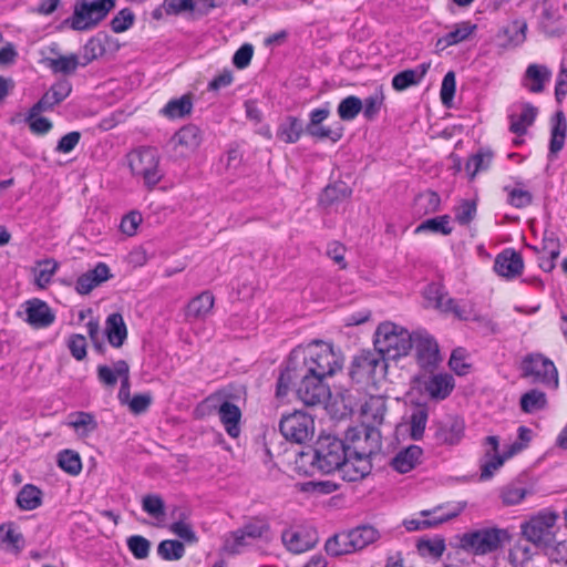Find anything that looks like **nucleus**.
I'll return each mask as SVG.
<instances>
[{"label": "nucleus", "mask_w": 567, "mask_h": 567, "mask_svg": "<svg viewBox=\"0 0 567 567\" xmlns=\"http://www.w3.org/2000/svg\"><path fill=\"white\" fill-rule=\"evenodd\" d=\"M305 457L322 474L338 471L347 482L362 481L368 476V464L359 460L357 467L346 437L341 440L330 434L320 435L313 446L300 453L301 461Z\"/></svg>", "instance_id": "1"}, {"label": "nucleus", "mask_w": 567, "mask_h": 567, "mask_svg": "<svg viewBox=\"0 0 567 567\" xmlns=\"http://www.w3.org/2000/svg\"><path fill=\"white\" fill-rule=\"evenodd\" d=\"M290 389H293L297 398L309 406L321 404L330 396L327 380L312 372V369L306 370L301 365H296L295 358H288L278 377L276 396L285 398Z\"/></svg>", "instance_id": "2"}, {"label": "nucleus", "mask_w": 567, "mask_h": 567, "mask_svg": "<svg viewBox=\"0 0 567 567\" xmlns=\"http://www.w3.org/2000/svg\"><path fill=\"white\" fill-rule=\"evenodd\" d=\"M289 358H295L296 365L316 372L317 375L328 379L343 368L344 358L333 349L331 343L320 340L313 341L307 347L300 357V352L293 350Z\"/></svg>", "instance_id": "3"}, {"label": "nucleus", "mask_w": 567, "mask_h": 567, "mask_svg": "<svg viewBox=\"0 0 567 567\" xmlns=\"http://www.w3.org/2000/svg\"><path fill=\"white\" fill-rule=\"evenodd\" d=\"M414 332L393 322H382L374 333V349L388 360H396L406 355L413 348Z\"/></svg>", "instance_id": "4"}, {"label": "nucleus", "mask_w": 567, "mask_h": 567, "mask_svg": "<svg viewBox=\"0 0 567 567\" xmlns=\"http://www.w3.org/2000/svg\"><path fill=\"white\" fill-rule=\"evenodd\" d=\"M460 549L466 553L482 556L502 548L505 543H511L512 535L507 529L498 527H484L466 532L457 536Z\"/></svg>", "instance_id": "5"}, {"label": "nucleus", "mask_w": 567, "mask_h": 567, "mask_svg": "<svg viewBox=\"0 0 567 567\" xmlns=\"http://www.w3.org/2000/svg\"><path fill=\"white\" fill-rule=\"evenodd\" d=\"M346 439L349 443L351 454L358 466V461L368 464V475L372 471V457L377 455L382 447V436L379 429L372 425H365L362 430L349 427L346 431Z\"/></svg>", "instance_id": "6"}, {"label": "nucleus", "mask_w": 567, "mask_h": 567, "mask_svg": "<svg viewBox=\"0 0 567 567\" xmlns=\"http://www.w3.org/2000/svg\"><path fill=\"white\" fill-rule=\"evenodd\" d=\"M115 7V0H76L73 14L63 21L75 31L95 28Z\"/></svg>", "instance_id": "7"}, {"label": "nucleus", "mask_w": 567, "mask_h": 567, "mask_svg": "<svg viewBox=\"0 0 567 567\" xmlns=\"http://www.w3.org/2000/svg\"><path fill=\"white\" fill-rule=\"evenodd\" d=\"M128 166L134 176L143 178L148 188H153L163 178L159 169V154L156 147L141 146L127 155Z\"/></svg>", "instance_id": "8"}, {"label": "nucleus", "mask_w": 567, "mask_h": 567, "mask_svg": "<svg viewBox=\"0 0 567 567\" xmlns=\"http://www.w3.org/2000/svg\"><path fill=\"white\" fill-rule=\"evenodd\" d=\"M558 514L540 512L520 525L522 536L532 542L535 549H543L556 536Z\"/></svg>", "instance_id": "9"}, {"label": "nucleus", "mask_w": 567, "mask_h": 567, "mask_svg": "<svg viewBox=\"0 0 567 567\" xmlns=\"http://www.w3.org/2000/svg\"><path fill=\"white\" fill-rule=\"evenodd\" d=\"M522 375L548 388L558 386V372L554 362L542 353L527 354L522 361Z\"/></svg>", "instance_id": "10"}, {"label": "nucleus", "mask_w": 567, "mask_h": 567, "mask_svg": "<svg viewBox=\"0 0 567 567\" xmlns=\"http://www.w3.org/2000/svg\"><path fill=\"white\" fill-rule=\"evenodd\" d=\"M388 364L378 350H362L351 362L349 377L355 383H361L373 379L378 374V369L382 373Z\"/></svg>", "instance_id": "11"}, {"label": "nucleus", "mask_w": 567, "mask_h": 567, "mask_svg": "<svg viewBox=\"0 0 567 567\" xmlns=\"http://www.w3.org/2000/svg\"><path fill=\"white\" fill-rule=\"evenodd\" d=\"M412 389L420 393H426L432 400H444L454 389V378L449 373L430 377L425 373H417L412 378Z\"/></svg>", "instance_id": "12"}, {"label": "nucleus", "mask_w": 567, "mask_h": 567, "mask_svg": "<svg viewBox=\"0 0 567 567\" xmlns=\"http://www.w3.org/2000/svg\"><path fill=\"white\" fill-rule=\"evenodd\" d=\"M313 419L301 411L284 415L279 422L282 436L293 443L301 444L313 434Z\"/></svg>", "instance_id": "13"}, {"label": "nucleus", "mask_w": 567, "mask_h": 567, "mask_svg": "<svg viewBox=\"0 0 567 567\" xmlns=\"http://www.w3.org/2000/svg\"><path fill=\"white\" fill-rule=\"evenodd\" d=\"M413 347L421 370L432 373L442 360L436 340L425 330H417L414 331Z\"/></svg>", "instance_id": "14"}, {"label": "nucleus", "mask_w": 567, "mask_h": 567, "mask_svg": "<svg viewBox=\"0 0 567 567\" xmlns=\"http://www.w3.org/2000/svg\"><path fill=\"white\" fill-rule=\"evenodd\" d=\"M507 544L509 545L508 560L513 566L540 567V564H545L543 553L535 549L532 542L526 537L522 536L516 540L512 538L511 543Z\"/></svg>", "instance_id": "15"}, {"label": "nucleus", "mask_w": 567, "mask_h": 567, "mask_svg": "<svg viewBox=\"0 0 567 567\" xmlns=\"http://www.w3.org/2000/svg\"><path fill=\"white\" fill-rule=\"evenodd\" d=\"M72 92L71 82L59 79L50 89L30 107V116L40 115L43 112L52 111L55 105L62 103Z\"/></svg>", "instance_id": "16"}, {"label": "nucleus", "mask_w": 567, "mask_h": 567, "mask_svg": "<svg viewBox=\"0 0 567 567\" xmlns=\"http://www.w3.org/2000/svg\"><path fill=\"white\" fill-rule=\"evenodd\" d=\"M464 421L457 416H447L434 424L433 439L436 445H456L464 436Z\"/></svg>", "instance_id": "17"}, {"label": "nucleus", "mask_w": 567, "mask_h": 567, "mask_svg": "<svg viewBox=\"0 0 567 567\" xmlns=\"http://www.w3.org/2000/svg\"><path fill=\"white\" fill-rule=\"evenodd\" d=\"M524 268V260L519 252L507 248L498 254L494 261V270L497 275L507 279L519 276Z\"/></svg>", "instance_id": "18"}, {"label": "nucleus", "mask_w": 567, "mask_h": 567, "mask_svg": "<svg viewBox=\"0 0 567 567\" xmlns=\"http://www.w3.org/2000/svg\"><path fill=\"white\" fill-rule=\"evenodd\" d=\"M567 136V121L561 110L555 112L550 120V140L547 157L554 161L558 153L564 148Z\"/></svg>", "instance_id": "19"}, {"label": "nucleus", "mask_w": 567, "mask_h": 567, "mask_svg": "<svg viewBox=\"0 0 567 567\" xmlns=\"http://www.w3.org/2000/svg\"><path fill=\"white\" fill-rule=\"evenodd\" d=\"M27 322L34 328H47L55 320V315L49 305L38 298L25 302Z\"/></svg>", "instance_id": "20"}, {"label": "nucleus", "mask_w": 567, "mask_h": 567, "mask_svg": "<svg viewBox=\"0 0 567 567\" xmlns=\"http://www.w3.org/2000/svg\"><path fill=\"white\" fill-rule=\"evenodd\" d=\"M112 277L110 268L104 262H99L93 269L81 275L75 284V291L80 295L90 293L95 287Z\"/></svg>", "instance_id": "21"}, {"label": "nucleus", "mask_w": 567, "mask_h": 567, "mask_svg": "<svg viewBox=\"0 0 567 567\" xmlns=\"http://www.w3.org/2000/svg\"><path fill=\"white\" fill-rule=\"evenodd\" d=\"M527 22L525 20H514L511 25L498 30L496 38L499 47L507 49L518 47L526 40Z\"/></svg>", "instance_id": "22"}, {"label": "nucleus", "mask_w": 567, "mask_h": 567, "mask_svg": "<svg viewBox=\"0 0 567 567\" xmlns=\"http://www.w3.org/2000/svg\"><path fill=\"white\" fill-rule=\"evenodd\" d=\"M218 415L227 434L233 439L238 437L240 434V409L236 404L226 400L219 405Z\"/></svg>", "instance_id": "23"}, {"label": "nucleus", "mask_w": 567, "mask_h": 567, "mask_svg": "<svg viewBox=\"0 0 567 567\" xmlns=\"http://www.w3.org/2000/svg\"><path fill=\"white\" fill-rule=\"evenodd\" d=\"M104 332L113 348L117 349L124 344L127 338V328L120 312H113L107 316Z\"/></svg>", "instance_id": "24"}, {"label": "nucleus", "mask_w": 567, "mask_h": 567, "mask_svg": "<svg viewBox=\"0 0 567 567\" xmlns=\"http://www.w3.org/2000/svg\"><path fill=\"white\" fill-rule=\"evenodd\" d=\"M172 141L184 147L187 153H194L203 142V132L197 125L187 124L174 134Z\"/></svg>", "instance_id": "25"}, {"label": "nucleus", "mask_w": 567, "mask_h": 567, "mask_svg": "<svg viewBox=\"0 0 567 567\" xmlns=\"http://www.w3.org/2000/svg\"><path fill=\"white\" fill-rule=\"evenodd\" d=\"M423 454V450L417 445H410L401 450L391 461V466L401 474L409 473L419 463Z\"/></svg>", "instance_id": "26"}, {"label": "nucleus", "mask_w": 567, "mask_h": 567, "mask_svg": "<svg viewBox=\"0 0 567 567\" xmlns=\"http://www.w3.org/2000/svg\"><path fill=\"white\" fill-rule=\"evenodd\" d=\"M538 109L529 102L522 104V113L519 115L512 114L509 118V131L517 136L527 133L528 126H532L537 117Z\"/></svg>", "instance_id": "27"}, {"label": "nucleus", "mask_w": 567, "mask_h": 567, "mask_svg": "<svg viewBox=\"0 0 567 567\" xmlns=\"http://www.w3.org/2000/svg\"><path fill=\"white\" fill-rule=\"evenodd\" d=\"M215 298L210 291L194 297L187 305L185 317L188 321L204 319L213 309Z\"/></svg>", "instance_id": "28"}, {"label": "nucleus", "mask_w": 567, "mask_h": 567, "mask_svg": "<svg viewBox=\"0 0 567 567\" xmlns=\"http://www.w3.org/2000/svg\"><path fill=\"white\" fill-rule=\"evenodd\" d=\"M477 30V24L471 21H462L455 25L453 31H450L436 41V49L444 50L447 47L456 45L467 40Z\"/></svg>", "instance_id": "29"}, {"label": "nucleus", "mask_w": 567, "mask_h": 567, "mask_svg": "<svg viewBox=\"0 0 567 567\" xmlns=\"http://www.w3.org/2000/svg\"><path fill=\"white\" fill-rule=\"evenodd\" d=\"M193 94H184L181 97L171 99L159 111V114L168 120L184 118L192 114Z\"/></svg>", "instance_id": "30"}, {"label": "nucleus", "mask_w": 567, "mask_h": 567, "mask_svg": "<svg viewBox=\"0 0 567 567\" xmlns=\"http://www.w3.org/2000/svg\"><path fill=\"white\" fill-rule=\"evenodd\" d=\"M430 63H421L415 69H408L399 72L392 79V86L395 91H404L412 85H416L425 76Z\"/></svg>", "instance_id": "31"}, {"label": "nucleus", "mask_w": 567, "mask_h": 567, "mask_svg": "<svg viewBox=\"0 0 567 567\" xmlns=\"http://www.w3.org/2000/svg\"><path fill=\"white\" fill-rule=\"evenodd\" d=\"M429 299L435 301V307L443 312H451L460 320H468V316L458 306L455 299L444 297L442 289L439 286L431 285L429 287Z\"/></svg>", "instance_id": "32"}, {"label": "nucleus", "mask_w": 567, "mask_h": 567, "mask_svg": "<svg viewBox=\"0 0 567 567\" xmlns=\"http://www.w3.org/2000/svg\"><path fill=\"white\" fill-rule=\"evenodd\" d=\"M429 419V405L427 403L415 402L412 405L411 415L409 420L410 424V436L414 441H420L426 427Z\"/></svg>", "instance_id": "33"}, {"label": "nucleus", "mask_w": 567, "mask_h": 567, "mask_svg": "<svg viewBox=\"0 0 567 567\" xmlns=\"http://www.w3.org/2000/svg\"><path fill=\"white\" fill-rule=\"evenodd\" d=\"M302 133H305L302 121L292 115L286 116L277 128V137L288 144L298 142Z\"/></svg>", "instance_id": "34"}, {"label": "nucleus", "mask_w": 567, "mask_h": 567, "mask_svg": "<svg viewBox=\"0 0 567 567\" xmlns=\"http://www.w3.org/2000/svg\"><path fill=\"white\" fill-rule=\"evenodd\" d=\"M446 548L445 539L442 536L434 538L421 537L416 542V550L423 558L439 561Z\"/></svg>", "instance_id": "35"}, {"label": "nucleus", "mask_w": 567, "mask_h": 567, "mask_svg": "<svg viewBox=\"0 0 567 567\" xmlns=\"http://www.w3.org/2000/svg\"><path fill=\"white\" fill-rule=\"evenodd\" d=\"M348 535L354 551L365 548L380 537L378 529L371 525H361L352 528L348 530Z\"/></svg>", "instance_id": "36"}, {"label": "nucleus", "mask_w": 567, "mask_h": 567, "mask_svg": "<svg viewBox=\"0 0 567 567\" xmlns=\"http://www.w3.org/2000/svg\"><path fill=\"white\" fill-rule=\"evenodd\" d=\"M441 197L440 195L431 189L420 193L414 198V214L419 216H425L440 210Z\"/></svg>", "instance_id": "37"}, {"label": "nucleus", "mask_w": 567, "mask_h": 567, "mask_svg": "<svg viewBox=\"0 0 567 567\" xmlns=\"http://www.w3.org/2000/svg\"><path fill=\"white\" fill-rule=\"evenodd\" d=\"M351 194V188L344 182H336L323 188L319 198V203L322 206L329 207L336 203L349 198Z\"/></svg>", "instance_id": "38"}, {"label": "nucleus", "mask_w": 567, "mask_h": 567, "mask_svg": "<svg viewBox=\"0 0 567 567\" xmlns=\"http://www.w3.org/2000/svg\"><path fill=\"white\" fill-rule=\"evenodd\" d=\"M42 491L33 485L25 484L17 494V505L23 511H33L42 504Z\"/></svg>", "instance_id": "39"}, {"label": "nucleus", "mask_w": 567, "mask_h": 567, "mask_svg": "<svg viewBox=\"0 0 567 567\" xmlns=\"http://www.w3.org/2000/svg\"><path fill=\"white\" fill-rule=\"evenodd\" d=\"M44 63L52 71V73H61L63 75L74 74L78 66L82 65V62L79 61L78 55L73 53L70 55H60L56 59L47 58Z\"/></svg>", "instance_id": "40"}, {"label": "nucleus", "mask_w": 567, "mask_h": 567, "mask_svg": "<svg viewBox=\"0 0 567 567\" xmlns=\"http://www.w3.org/2000/svg\"><path fill=\"white\" fill-rule=\"evenodd\" d=\"M109 41V34L105 32H99L96 35L92 37L83 48V59L82 66L87 65L93 60L104 55L106 48L105 44Z\"/></svg>", "instance_id": "41"}, {"label": "nucleus", "mask_w": 567, "mask_h": 567, "mask_svg": "<svg viewBox=\"0 0 567 567\" xmlns=\"http://www.w3.org/2000/svg\"><path fill=\"white\" fill-rule=\"evenodd\" d=\"M451 223V216L450 215H441L433 218H429L424 221H422L420 225L416 226L414 229L415 234H422V233H434V234H441L444 236L451 235L453 231V228L450 225Z\"/></svg>", "instance_id": "42"}, {"label": "nucleus", "mask_w": 567, "mask_h": 567, "mask_svg": "<svg viewBox=\"0 0 567 567\" xmlns=\"http://www.w3.org/2000/svg\"><path fill=\"white\" fill-rule=\"evenodd\" d=\"M384 91L383 87L380 85L373 91V93H371L362 101L363 109L361 112L363 113V116L367 121H374L378 117L384 104Z\"/></svg>", "instance_id": "43"}, {"label": "nucleus", "mask_w": 567, "mask_h": 567, "mask_svg": "<svg viewBox=\"0 0 567 567\" xmlns=\"http://www.w3.org/2000/svg\"><path fill=\"white\" fill-rule=\"evenodd\" d=\"M281 539L287 549L296 554L303 553L315 545V540L307 539L301 532L296 530H284Z\"/></svg>", "instance_id": "44"}, {"label": "nucleus", "mask_w": 567, "mask_h": 567, "mask_svg": "<svg viewBox=\"0 0 567 567\" xmlns=\"http://www.w3.org/2000/svg\"><path fill=\"white\" fill-rule=\"evenodd\" d=\"M519 404L523 412L534 413L547 406V398L545 392L532 389L520 396Z\"/></svg>", "instance_id": "45"}, {"label": "nucleus", "mask_w": 567, "mask_h": 567, "mask_svg": "<svg viewBox=\"0 0 567 567\" xmlns=\"http://www.w3.org/2000/svg\"><path fill=\"white\" fill-rule=\"evenodd\" d=\"M324 549L328 555L334 557L354 551L348 532L338 533L328 538Z\"/></svg>", "instance_id": "46"}, {"label": "nucleus", "mask_w": 567, "mask_h": 567, "mask_svg": "<svg viewBox=\"0 0 567 567\" xmlns=\"http://www.w3.org/2000/svg\"><path fill=\"white\" fill-rule=\"evenodd\" d=\"M525 78L533 81L528 90L532 93H540L544 91L545 82L550 78V71L545 65L530 64L525 72Z\"/></svg>", "instance_id": "47"}, {"label": "nucleus", "mask_w": 567, "mask_h": 567, "mask_svg": "<svg viewBox=\"0 0 567 567\" xmlns=\"http://www.w3.org/2000/svg\"><path fill=\"white\" fill-rule=\"evenodd\" d=\"M247 538L261 539L270 532V524L265 516H255L240 527Z\"/></svg>", "instance_id": "48"}, {"label": "nucleus", "mask_w": 567, "mask_h": 567, "mask_svg": "<svg viewBox=\"0 0 567 567\" xmlns=\"http://www.w3.org/2000/svg\"><path fill=\"white\" fill-rule=\"evenodd\" d=\"M362 109V100L355 95H349L340 101L337 113L340 120L350 122L360 114Z\"/></svg>", "instance_id": "49"}, {"label": "nucleus", "mask_w": 567, "mask_h": 567, "mask_svg": "<svg viewBox=\"0 0 567 567\" xmlns=\"http://www.w3.org/2000/svg\"><path fill=\"white\" fill-rule=\"evenodd\" d=\"M492 158L493 152L489 150H480L476 154H473L465 164L470 179H474L478 172L486 171L491 165Z\"/></svg>", "instance_id": "50"}, {"label": "nucleus", "mask_w": 567, "mask_h": 567, "mask_svg": "<svg viewBox=\"0 0 567 567\" xmlns=\"http://www.w3.org/2000/svg\"><path fill=\"white\" fill-rule=\"evenodd\" d=\"M58 465L70 475H78L82 471V461L73 450H63L58 454Z\"/></svg>", "instance_id": "51"}, {"label": "nucleus", "mask_w": 567, "mask_h": 567, "mask_svg": "<svg viewBox=\"0 0 567 567\" xmlns=\"http://www.w3.org/2000/svg\"><path fill=\"white\" fill-rule=\"evenodd\" d=\"M120 364H123L125 368V364H128L125 360H117L113 363V368L106 365V364H100L96 368V377L101 384H103L105 388H114L117 383L118 378V369Z\"/></svg>", "instance_id": "52"}, {"label": "nucleus", "mask_w": 567, "mask_h": 567, "mask_svg": "<svg viewBox=\"0 0 567 567\" xmlns=\"http://www.w3.org/2000/svg\"><path fill=\"white\" fill-rule=\"evenodd\" d=\"M305 133L317 140H330L336 143L343 136V127L339 125L337 128H330L322 124H315V126L306 125Z\"/></svg>", "instance_id": "53"}, {"label": "nucleus", "mask_w": 567, "mask_h": 567, "mask_svg": "<svg viewBox=\"0 0 567 567\" xmlns=\"http://www.w3.org/2000/svg\"><path fill=\"white\" fill-rule=\"evenodd\" d=\"M157 554L164 560H178L185 554V546L181 540L165 539L158 544Z\"/></svg>", "instance_id": "54"}, {"label": "nucleus", "mask_w": 567, "mask_h": 567, "mask_svg": "<svg viewBox=\"0 0 567 567\" xmlns=\"http://www.w3.org/2000/svg\"><path fill=\"white\" fill-rule=\"evenodd\" d=\"M543 11L538 20L539 29L549 37H553V23L559 19L558 9L550 0L542 1Z\"/></svg>", "instance_id": "55"}, {"label": "nucleus", "mask_w": 567, "mask_h": 567, "mask_svg": "<svg viewBox=\"0 0 567 567\" xmlns=\"http://www.w3.org/2000/svg\"><path fill=\"white\" fill-rule=\"evenodd\" d=\"M505 461L502 454H492L491 451H486L481 462L480 480H489L494 475V471L498 470Z\"/></svg>", "instance_id": "56"}, {"label": "nucleus", "mask_w": 567, "mask_h": 567, "mask_svg": "<svg viewBox=\"0 0 567 567\" xmlns=\"http://www.w3.org/2000/svg\"><path fill=\"white\" fill-rule=\"evenodd\" d=\"M545 560L548 559L554 563H564L567 565V540L549 542L543 549ZM546 566V563L543 564Z\"/></svg>", "instance_id": "57"}, {"label": "nucleus", "mask_w": 567, "mask_h": 567, "mask_svg": "<svg viewBox=\"0 0 567 567\" xmlns=\"http://www.w3.org/2000/svg\"><path fill=\"white\" fill-rule=\"evenodd\" d=\"M246 538L240 528L229 532L224 536L221 550L228 555H237L240 548L247 545Z\"/></svg>", "instance_id": "58"}, {"label": "nucleus", "mask_w": 567, "mask_h": 567, "mask_svg": "<svg viewBox=\"0 0 567 567\" xmlns=\"http://www.w3.org/2000/svg\"><path fill=\"white\" fill-rule=\"evenodd\" d=\"M340 488V484L330 480L308 481L301 484L300 491L315 495H328Z\"/></svg>", "instance_id": "59"}, {"label": "nucleus", "mask_w": 567, "mask_h": 567, "mask_svg": "<svg viewBox=\"0 0 567 567\" xmlns=\"http://www.w3.org/2000/svg\"><path fill=\"white\" fill-rule=\"evenodd\" d=\"M142 509L158 519L165 515V502L158 494H146L142 498Z\"/></svg>", "instance_id": "60"}, {"label": "nucleus", "mask_w": 567, "mask_h": 567, "mask_svg": "<svg viewBox=\"0 0 567 567\" xmlns=\"http://www.w3.org/2000/svg\"><path fill=\"white\" fill-rule=\"evenodd\" d=\"M227 0H190V17L196 20L209 14L213 9L225 6Z\"/></svg>", "instance_id": "61"}, {"label": "nucleus", "mask_w": 567, "mask_h": 567, "mask_svg": "<svg viewBox=\"0 0 567 567\" xmlns=\"http://www.w3.org/2000/svg\"><path fill=\"white\" fill-rule=\"evenodd\" d=\"M527 494V489L512 483L501 489L499 497L505 506H513L520 503Z\"/></svg>", "instance_id": "62"}, {"label": "nucleus", "mask_w": 567, "mask_h": 567, "mask_svg": "<svg viewBox=\"0 0 567 567\" xmlns=\"http://www.w3.org/2000/svg\"><path fill=\"white\" fill-rule=\"evenodd\" d=\"M126 544L130 551L136 559H144L150 554L151 542L141 535H133L128 537Z\"/></svg>", "instance_id": "63"}, {"label": "nucleus", "mask_w": 567, "mask_h": 567, "mask_svg": "<svg viewBox=\"0 0 567 567\" xmlns=\"http://www.w3.org/2000/svg\"><path fill=\"white\" fill-rule=\"evenodd\" d=\"M135 21L133 11L128 8L120 10L111 20L110 25L113 32L121 33L128 30Z\"/></svg>", "instance_id": "64"}]
</instances>
